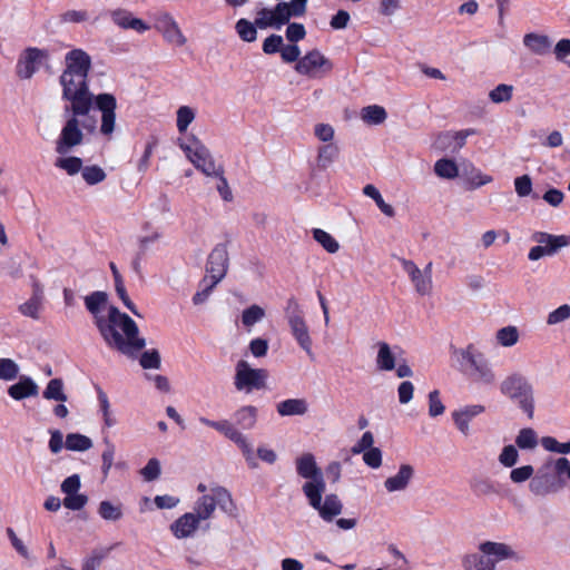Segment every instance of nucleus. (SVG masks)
I'll return each mask as SVG.
<instances>
[{
	"label": "nucleus",
	"mask_w": 570,
	"mask_h": 570,
	"mask_svg": "<svg viewBox=\"0 0 570 570\" xmlns=\"http://www.w3.org/2000/svg\"><path fill=\"white\" fill-rule=\"evenodd\" d=\"M453 356L462 370L468 372L475 382L492 385L497 381L492 365L474 344L471 343L463 348L455 350Z\"/></svg>",
	"instance_id": "6"
},
{
	"label": "nucleus",
	"mask_w": 570,
	"mask_h": 570,
	"mask_svg": "<svg viewBox=\"0 0 570 570\" xmlns=\"http://www.w3.org/2000/svg\"><path fill=\"white\" fill-rule=\"evenodd\" d=\"M256 21L252 22L245 18L239 19L235 24L238 37L245 42H254L257 39Z\"/></svg>",
	"instance_id": "43"
},
{
	"label": "nucleus",
	"mask_w": 570,
	"mask_h": 570,
	"mask_svg": "<svg viewBox=\"0 0 570 570\" xmlns=\"http://www.w3.org/2000/svg\"><path fill=\"white\" fill-rule=\"evenodd\" d=\"M340 156V148L336 144H324L317 149L316 163L318 168L327 169Z\"/></svg>",
	"instance_id": "33"
},
{
	"label": "nucleus",
	"mask_w": 570,
	"mask_h": 570,
	"mask_svg": "<svg viewBox=\"0 0 570 570\" xmlns=\"http://www.w3.org/2000/svg\"><path fill=\"white\" fill-rule=\"evenodd\" d=\"M266 316L265 309L256 304L250 305L242 312L240 321L242 324L250 330L255 324L259 323Z\"/></svg>",
	"instance_id": "41"
},
{
	"label": "nucleus",
	"mask_w": 570,
	"mask_h": 570,
	"mask_svg": "<svg viewBox=\"0 0 570 570\" xmlns=\"http://www.w3.org/2000/svg\"><path fill=\"white\" fill-rule=\"evenodd\" d=\"M80 173H81L83 180L88 185H96L106 179L105 170L97 165L86 166V167L82 166V169Z\"/></svg>",
	"instance_id": "53"
},
{
	"label": "nucleus",
	"mask_w": 570,
	"mask_h": 570,
	"mask_svg": "<svg viewBox=\"0 0 570 570\" xmlns=\"http://www.w3.org/2000/svg\"><path fill=\"white\" fill-rule=\"evenodd\" d=\"M484 411L485 407L481 404L465 405L452 412V420L459 432L468 436L471 433L470 422Z\"/></svg>",
	"instance_id": "20"
},
{
	"label": "nucleus",
	"mask_w": 570,
	"mask_h": 570,
	"mask_svg": "<svg viewBox=\"0 0 570 570\" xmlns=\"http://www.w3.org/2000/svg\"><path fill=\"white\" fill-rule=\"evenodd\" d=\"M198 421L200 424L216 430L225 438L234 442L242 451V454L250 469L258 468V461L254 454V450L248 438L239 430H237L232 422L226 419L214 421L205 416H200Z\"/></svg>",
	"instance_id": "9"
},
{
	"label": "nucleus",
	"mask_w": 570,
	"mask_h": 570,
	"mask_svg": "<svg viewBox=\"0 0 570 570\" xmlns=\"http://www.w3.org/2000/svg\"><path fill=\"white\" fill-rule=\"evenodd\" d=\"M500 392L510 400L515 401L529 419L533 417V389L525 376L520 373L507 375L500 384Z\"/></svg>",
	"instance_id": "7"
},
{
	"label": "nucleus",
	"mask_w": 570,
	"mask_h": 570,
	"mask_svg": "<svg viewBox=\"0 0 570 570\" xmlns=\"http://www.w3.org/2000/svg\"><path fill=\"white\" fill-rule=\"evenodd\" d=\"M115 289L124 305L136 316L141 317L132 301L129 298L122 279L115 282Z\"/></svg>",
	"instance_id": "61"
},
{
	"label": "nucleus",
	"mask_w": 570,
	"mask_h": 570,
	"mask_svg": "<svg viewBox=\"0 0 570 570\" xmlns=\"http://www.w3.org/2000/svg\"><path fill=\"white\" fill-rule=\"evenodd\" d=\"M461 566L464 570H494L492 562L479 550L462 556Z\"/></svg>",
	"instance_id": "31"
},
{
	"label": "nucleus",
	"mask_w": 570,
	"mask_h": 570,
	"mask_svg": "<svg viewBox=\"0 0 570 570\" xmlns=\"http://www.w3.org/2000/svg\"><path fill=\"white\" fill-rule=\"evenodd\" d=\"M217 284H212V281L204 277V279L200 283V288L195 293L193 296V303L194 305H202L204 304L208 297L212 294V291Z\"/></svg>",
	"instance_id": "59"
},
{
	"label": "nucleus",
	"mask_w": 570,
	"mask_h": 570,
	"mask_svg": "<svg viewBox=\"0 0 570 570\" xmlns=\"http://www.w3.org/2000/svg\"><path fill=\"white\" fill-rule=\"evenodd\" d=\"M46 400H55L60 402L67 401V395L63 392V383L59 379L50 380L43 391Z\"/></svg>",
	"instance_id": "49"
},
{
	"label": "nucleus",
	"mask_w": 570,
	"mask_h": 570,
	"mask_svg": "<svg viewBox=\"0 0 570 570\" xmlns=\"http://www.w3.org/2000/svg\"><path fill=\"white\" fill-rule=\"evenodd\" d=\"M519 460V452L515 445L509 444L502 448L498 461L504 468H513Z\"/></svg>",
	"instance_id": "54"
},
{
	"label": "nucleus",
	"mask_w": 570,
	"mask_h": 570,
	"mask_svg": "<svg viewBox=\"0 0 570 570\" xmlns=\"http://www.w3.org/2000/svg\"><path fill=\"white\" fill-rule=\"evenodd\" d=\"M434 174L442 179H455L459 176V167L454 159L441 158L435 161Z\"/></svg>",
	"instance_id": "37"
},
{
	"label": "nucleus",
	"mask_w": 570,
	"mask_h": 570,
	"mask_svg": "<svg viewBox=\"0 0 570 570\" xmlns=\"http://www.w3.org/2000/svg\"><path fill=\"white\" fill-rule=\"evenodd\" d=\"M66 448L70 451L83 452L92 448V441L83 434L69 433L66 436Z\"/></svg>",
	"instance_id": "45"
},
{
	"label": "nucleus",
	"mask_w": 570,
	"mask_h": 570,
	"mask_svg": "<svg viewBox=\"0 0 570 570\" xmlns=\"http://www.w3.org/2000/svg\"><path fill=\"white\" fill-rule=\"evenodd\" d=\"M309 404L306 399H286L276 404V412L279 416H303L307 414Z\"/></svg>",
	"instance_id": "29"
},
{
	"label": "nucleus",
	"mask_w": 570,
	"mask_h": 570,
	"mask_svg": "<svg viewBox=\"0 0 570 570\" xmlns=\"http://www.w3.org/2000/svg\"><path fill=\"white\" fill-rule=\"evenodd\" d=\"M375 347L377 351L375 358L377 370L384 372L393 371L396 367V357L390 344L384 341H379Z\"/></svg>",
	"instance_id": "30"
},
{
	"label": "nucleus",
	"mask_w": 570,
	"mask_h": 570,
	"mask_svg": "<svg viewBox=\"0 0 570 570\" xmlns=\"http://www.w3.org/2000/svg\"><path fill=\"white\" fill-rule=\"evenodd\" d=\"M478 549L492 562L494 569L499 562L520 559L519 553L511 544L501 541L484 540L478 544Z\"/></svg>",
	"instance_id": "18"
},
{
	"label": "nucleus",
	"mask_w": 570,
	"mask_h": 570,
	"mask_svg": "<svg viewBox=\"0 0 570 570\" xmlns=\"http://www.w3.org/2000/svg\"><path fill=\"white\" fill-rule=\"evenodd\" d=\"M104 444H105V450L101 453V461H102L101 470H102L104 475L106 476V475H108L110 469L112 468L114 459H115V454H116V446L108 439L104 440Z\"/></svg>",
	"instance_id": "57"
},
{
	"label": "nucleus",
	"mask_w": 570,
	"mask_h": 570,
	"mask_svg": "<svg viewBox=\"0 0 570 570\" xmlns=\"http://www.w3.org/2000/svg\"><path fill=\"white\" fill-rule=\"evenodd\" d=\"M19 365L11 358H0V380L13 381L19 374Z\"/></svg>",
	"instance_id": "56"
},
{
	"label": "nucleus",
	"mask_w": 570,
	"mask_h": 570,
	"mask_svg": "<svg viewBox=\"0 0 570 570\" xmlns=\"http://www.w3.org/2000/svg\"><path fill=\"white\" fill-rule=\"evenodd\" d=\"M514 87L512 85L500 83L489 92V99L493 104L509 102L512 99Z\"/></svg>",
	"instance_id": "48"
},
{
	"label": "nucleus",
	"mask_w": 570,
	"mask_h": 570,
	"mask_svg": "<svg viewBox=\"0 0 570 570\" xmlns=\"http://www.w3.org/2000/svg\"><path fill=\"white\" fill-rule=\"evenodd\" d=\"M414 474L415 470L411 464H401L397 472L384 481L386 492L394 493L405 491L411 484Z\"/></svg>",
	"instance_id": "21"
},
{
	"label": "nucleus",
	"mask_w": 570,
	"mask_h": 570,
	"mask_svg": "<svg viewBox=\"0 0 570 570\" xmlns=\"http://www.w3.org/2000/svg\"><path fill=\"white\" fill-rule=\"evenodd\" d=\"M98 402H99V409L102 415L104 423L107 428H112L117 421L115 416L112 415L111 406L108 400L107 394L101 390L98 389L97 391Z\"/></svg>",
	"instance_id": "47"
},
{
	"label": "nucleus",
	"mask_w": 570,
	"mask_h": 570,
	"mask_svg": "<svg viewBox=\"0 0 570 570\" xmlns=\"http://www.w3.org/2000/svg\"><path fill=\"white\" fill-rule=\"evenodd\" d=\"M49 59L46 49L30 47L24 49L17 62V73L21 79H30Z\"/></svg>",
	"instance_id": "16"
},
{
	"label": "nucleus",
	"mask_w": 570,
	"mask_h": 570,
	"mask_svg": "<svg viewBox=\"0 0 570 570\" xmlns=\"http://www.w3.org/2000/svg\"><path fill=\"white\" fill-rule=\"evenodd\" d=\"M197 110L194 107L184 105L176 110V127L179 134H185L188 127L196 119Z\"/></svg>",
	"instance_id": "38"
},
{
	"label": "nucleus",
	"mask_w": 570,
	"mask_h": 570,
	"mask_svg": "<svg viewBox=\"0 0 570 570\" xmlns=\"http://www.w3.org/2000/svg\"><path fill=\"white\" fill-rule=\"evenodd\" d=\"M363 194L370 198H372L380 210L386 215L387 217H393L395 215V210L392 205L385 203L380 190L374 185H366L363 188Z\"/></svg>",
	"instance_id": "42"
},
{
	"label": "nucleus",
	"mask_w": 570,
	"mask_h": 570,
	"mask_svg": "<svg viewBox=\"0 0 570 570\" xmlns=\"http://www.w3.org/2000/svg\"><path fill=\"white\" fill-rule=\"evenodd\" d=\"M99 515L107 521H117L122 517L120 504H114L110 501H101L98 507Z\"/></svg>",
	"instance_id": "50"
},
{
	"label": "nucleus",
	"mask_w": 570,
	"mask_h": 570,
	"mask_svg": "<svg viewBox=\"0 0 570 570\" xmlns=\"http://www.w3.org/2000/svg\"><path fill=\"white\" fill-rule=\"evenodd\" d=\"M445 406L443 405L440 392L434 390L429 393V415L431 417L440 416L444 413Z\"/></svg>",
	"instance_id": "60"
},
{
	"label": "nucleus",
	"mask_w": 570,
	"mask_h": 570,
	"mask_svg": "<svg viewBox=\"0 0 570 570\" xmlns=\"http://www.w3.org/2000/svg\"><path fill=\"white\" fill-rule=\"evenodd\" d=\"M510 481L514 484L529 482V490L537 497H544L549 493L557 491L556 484L551 475L547 472L539 470L534 475V468L530 464L513 468L510 472Z\"/></svg>",
	"instance_id": "10"
},
{
	"label": "nucleus",
	"mask_w": 570,
	"mask_h": 570,
	"mask_svg": "<svg viewBox=\"0 0 570 570\" xmlns=\"http://www.w3.org/2000/svg\"><path fill=\"white\" fill-rule=\"evenodd\" d=\"M492 181L493 177L491 175L484 174L472 165L470 166V171L468 173V183L471 189L480 188Z\"/></svg>",
	"instance_id": "51"
},
{
	"label": "nucleus",
	"mask_w": 570,
	"mask_h": 570,
	"mask_svg": "<svg viewBox=\"0 0 570 570\" xmlns=\"http://www.w3.org/2000/svg\"><path fill=\"white\" fill-rule=\"evenodd\" d=\"M140 365L144 368H159L160 367V354L156 350H149L141 354Z\"/></svg>",
	"instance_id": "64"
},
{
	"label": "nucleus",
	"mask_w": 570,
	"mask_h": 570,
	"mask_svg": "<svg viewBox=\"0 0 570 570\" xmlns=\"http://www.w3.org/2000/svg\"><path fill=\"white\" fill-rule=\"evenodd\" d=\"M541 445L548 452H553V453L563 454V455L570 453V441L559 442L553 436H543L541 439Z\"/></svg>",
	"instance_id": "52"
},
{
	"label": "nucleus",
	"mask_w": 570,
	"mask_h": 570,
	"mask_svg": "<svg viewBox=\"0 0 570 570\" xmlns=\"http://www.w3.org/2000/svg\"><path fill=\"white\" fill-rule=\"evenodd\" d=\"M66 69L63 72L88 77L91 60L87 52L81 49H73L66 55Z\"/></svg>",
	"instance_id": "22"
},
{
	"label": "nucleus",
	"mask_w": 570,
	"mask_h": 570,
	"mask_svg": "<svg viewBox=\"0 0 570 570\" xmlns=\"http://www.w3.org/2000/svg\"><path fill=\"white\" fill-rule=\"evenodd\" d=\"M522 43L529 52L535 56L548 55L552 47V41L549 36L539 32L525 33Z\"/></svg>",
	"instance_id": "25"
},
{
	"label": "nucleus",
	"mask_w": 570,
	"mask_h": 570,
	"mask_svg": "<svg viewBox=\"0 0 570 570\" xmlns=\"http://www.w3.org/2000/svg\"><path fill=\"white\" fill-rule=\"evenodd\" d=\"M234 417L239 426L250 430L257 422V409L254 405H243L236 410Z\"/></svg>",
	"instance_id": "36"
},
{
	"label": "nucleus",
	"mask_w": 570,
	"mask_h": 570,
	"mask_svg": "<svg viewBox=\"0 0 570 570\" xmlns=\"http://www.w3.org/2000/svg\"><path fill=\"white\" fill-rule=\"evenodd\" d=\"M515 445L521 450H533L538 445V434L531 428L521 429L515 438Z\"/></svg>",
	"instance_id": "46"
},
{
	"label": "nucleus",
	"mask_w": 570,
	"mask_h": 570,
	"mask_svg": "<svg viewBox=\"0 0 570 570\" xmlns=\"http://www.w3.org/2000/svg\"><path fill=\"white\" fill-rule=\"evenodd\" d=\"M333 62L318 49L306 52L295 65V70L308 78H321L333 70Z\"/></svg>",
	"instance_id": "14"
},
{
	"label": "nucleus",
	"mask_w": 570,
	"mask_h": 570,
	"mask_svg": "<svg viewBox=\"0 0 570 570\" xmlns=\"http://www.w3.org/2000/svg\"><path fill=\"white\" fill-rule=\"evenodd\" d=\"M540 470L548 474L550 471L553 472L556 478L551 476V479L553 480L557 490L563 485L564 478L570 481V461L566 456L547 459Z\"/></svg>",
	"instance_id": "23"
},
{
	"label": "nucleus",
	"mask_w": 570,
	"mask_h": 570,
	"mask_svg": "<svg viewBox=\"0 0 570 570\" xmlns=\"http://www.w3.org/2000/svg\"><path fill=\"white\" fill-rule=\"evenodd\" d=\"M361 119L367 125H381L387 118V112L384 107L379 105H371L361 110Z\"/></svg>",
	"instance_id": "39"
},
{
	"label": "nucleus",
	"mask_w": 570,
	"mask_h": 570,
	"mask_svg": "<svg viewBox=\"0 0 570 570\" xmlns=\"http://www.w3.org/2000/svg\"><path fill=\"white\" fill-rule=\"evenodd\" d=\"M227 269V257L223 249H215L212 252L207 264L206 278L212 281V284H218L225 276Z\"/></svg>",
	"instance_id": "24"
},
{
	"label": "nucleus",
	"mask_w": 570,
	"mask_h": 570,
	"mask_svg": "<svg viewBox=\"0 0 570 570\" xmlns=\"http://www.w3.org/2000/svg\"><path fill=\"white\" fill-rule=\"evenodd\" d=\"M171 215L170 200L167 196H159L156 200L150 203L147 208V216L156 218L158 216L165 217Z\"/></svg>",
	"instance_id": "44"
},
{
	"label": "nucleus",
	"mask_w": 570,
	"mask_h": 570,
	"mask_svg": "<svg viewBox=\"0 0 570 570\" xmlns=\"http://www.w3.org/2000/svg\"><path fill=\"white\" fill-rule=\"evenodd\" d=\"M315 138L324 144L333 142L335 138V129L332 125L325 122H317L313 127Z\"/></svg>",
	"instance_id": "55"
},
{
	"label": "nucleus",
	"mask_w": 570,
	"mask_h": 570,
	"mask_svg": "<svg viewBox=\"0 0 570 570\" xmlns=\"http://www.w3.org/2000/svg\"><path fill=\"white\" fill-rule=\"evenodd\" d=\"M145 481H154L160 475V462L157 459H150L140 471Z\"/></svg>",
	"instance_id": "62"
},
{
	"label": "nucleus",
	"mask_w": 570,
	"mask_h": 570,
	"mask_svg": "<svg viewBox=\"0 0 570 570\" xmlns=\"http://www.w3.org/2000/svg\"><path fill=\"white\" fill-rule=\"evenodd\" d=\"M80 487L81 481L78 474H72L62 481L60 489L65 494L62 501L65 508L77 511L87 504L88 498L79 492Z\"/></svg>",
	"instance_id": "19"
},
{
	"label": "nucleus",
	"mask_w": 570,
	"mask_h": 570,
	"mask_svg": "<svg viewBox=\"0 0 570 570\" xmlns=\"http://www.w3.org/2000/svg\"><path fill=\"white\" fill-rule=\"evenodd\" d=\"M570 318V305L563 304L558 308L551 311L547 316V324L550 326L560 324Z\"/></svg>",
	"instance_id": "58"
},
{
	"label": "nucleus",
	"mask_w": 570,
	"mask_h": 570,
	"mask_svg": "<svg viewBox=\"0 0 570 570\" xmlns=\"http://www.w3.org/2000/svg\"><path fill=\"white\" fill-rule=\"evenodd\" d=\"M8 394L14 401L33 397L39 394L38 384L30 376H21L19 381L8 387Z\"/></svg>",
	"instance_id": "27"
},
{
	"label": "nucleus",
	"mask_w": 570,
	"mask_h": 570,
	"mask_svg": "<svg viewBox=\"0 0 570 570\" xmlns=\"http://www.w3.org/2000/svg\"><path fill=\"white\" fill-rule=\"evenodd\" d=\"M268 372L265 368L252 367L247 361L240 360L235 365L234 386L246 394L266 389Z\"/></svg>",
	"instance_id": "11"
},
{
	"label": "nucleus",
	"mask_w": 570,
	"mask_h": 570,
	"mask_svg": "<svg viewBox=\"0 0 570 570\" xmlns=\"http://www.w3.org/2000/svg\"><path fill=\"white\" fill-rule=\"evenodd\" d=\"M286 312L293 337L303 351L307 354H312L313 342L299 304L295 299H289Z\"/></svg>",
	"instance_id": "12"
},
{
	"label": "nucleus",
	"mask_w": 570,
	"mask_h": 570,
	"mask_svg": "<svg viewBox=\"0 0 570 570\" xmlns=\"http://www.w3.org/2000/svg\"><path fill=\"white\" fill-rule=\"evenodd\" d=\"M297 474L305 479L302 491L312 507L325 522H332L343 511V503L336 494H327L323 500L326 483L321 468L312 453H304L295 460Z\"/></svg>",
	"instance_id": "3"
},
{
	"label": "nucleus",
	"mask_w": 570,
	"mask_h": 570,
	"mask_svg": "<svg viewBox=\"0 0 570 570\" xmlns=\"http://www.w3.org/2000/svg\"><path fill=\"white\" fill-rule=\"evenodd\" d=\"M178 146L184 151L186 158L204 175L207 177L219 175L220 170L209 149L198 137L190 135L186 139H179Z\"/></svg>",
	"instance_id": "8"
},
{
	"label": "nucleus",
	"mask_w": 570,
	"mask_h": 570,
	"mask_svg": "<svg viewBox=\"0 0 570 570\" xmlns=\"http://www.w3.org/2000/svg\"><path fill=\"white\" fill-rule=\"evenodd\" d=\"M110 17L114 23L122 29H132L140 33L149 30V26L147 23L139 18H135L128 10H112L110 12Z\"/></svg>",
	"instance_id": "28"
},
{
	"label": "nucleus",
	"mask_w": 570,
	"mask_h": 570,
	"mask_svg": "<svg viewBox=\"0 0 570 570\" xmlns=\"http://www.w3.org/2000/svg\"><path fill=\"white\" fill-rule=\"evenodd\" d=\"M62 99L67 101L65 108L81 114L91 110L92 106L100 114L99 132L102 137L111 139L117 129V99L112 94L102 92L94 95L89 90L88 77L62 72L60 76Z\"/></svg>",
	"instance_id": "2"
},
{
	"label": "nucleus",
	"mask_w": 570,
	"mask_h": 570,
	"mask_svg": "<svg viewBox=\"0 0 570 570\" xmlns=\"http://www.w3.org/2000/svg\"><path fill=\"white\" fill-rule=\"evenodd\" d=\"M514 189L519 197H527L532 193V179L529 175H522L514 179Z\"/></svg>",
	"instance_id": "63"
},
{
	"label": "nucleus",
	"mask_w": 570,
	"mask_h": 570,
	"mask_svg": "<svg viewBox=\"0 0 570 570\" xmlns=\"http://www.w3.org/2000/svg\"><path fill=\"white\" fill-rule=\"evenodd\" d=\"M294 11L291 2H279L274 8H263L257 12L256 24L261 29L274 28L279 30L294 17H301Z\"/></svg>",
	"instance_id": "13"
},
{
	"label": "nucleus",
	"mask_w": 570,
	"mask_h": 570,
	"mask_svg": "<svg viewBox=\"0 0 570 570\" xmlns=\"http://www.w3.org/2000/svg\"><path fill=\"white\" fill-rule=\"evenodd\" d=\"M85 305L106 344L122 354L134 355L145 347L137 324L117 307L108 305L105 292H94L85 297Z\"/></svg>",
	"instance_id": "1"
},
{
	"label": "nucleus",
	"mask_w": 570,
	"mask_h": 570,
	"mask_svg": "<svg viewBox=\"0 0 570 570\" xmlns=\"http://www.w3.org/2000/svg\"><path fill=\"white\" fill-rule=\"evenodd\" d=\"M216 508L228 517H236L238 513L232 493L224 487H214L209 494L196 500L193 512L184 513L170 524L173 535L177 539L193 537L202 521L213 518Z\"/></svg>",
	"instance_id": "4"
},
{
	"label": "nucleus",
	"mask_w": 570,
	"mask_h": 570,
	"mask_svg": "<svg viewBox=\"0 0 570 570\" xmlns=\"http://www.w3.org/2000/svg\"><path fill=\"white\" fill-rule=\"evenodd\" d=\"M533 239L538 244H542L548 256L554 255L559 249L570 246L569 235H552L539 232L533 235Z\"/></svg>",
	"instance_id": "26"
},
{
	"label": "nucleus",
	"mask_w": 570,
	"mask_h": 570,
	"mask_svg": "<svg viewBox=\"0 0 570 570\" xmlns=\"http://www.w3.org/2000/svg\"><path fill=\"white\" fill-rule=\"evenodd\" d=\"M43 307V295L40 289H36L32 296L19 305V312L27 317L38 320Z\"/></svg>",
	"instance_id": "32"
},
{
	"label": "nucleus",
	"mask_w": 570,
	"mask_h": 570,
	"mask_svg": "<svg viewBox=\"0 0 570 570\" xmlns=\"http://www.w3.org/2000/svg\"><path fill=\"white\" fill-rule=\"evenodd\" d=\"M313 238L318 243L327 253L335 254L340 250V243L334 236L322 228H314L312 230Z\"/></svg>",
	"instance_id": "40"
},
{
	"label": "nucleus",
	"mask_w": 570,
	"mask_h": 570,
	"mask_svg": "<svg viewBox=\"0 0 570 570\" xmlns=\"http://www.w3.org/2000/svg\"><path fill=\"white\" fill-rule=\"evenodd\" d=\"M55 167L69 176L79 174L82 169V159L69 154H58L53 163Z\"/></svg>",
	"instance_id": "34"
},
{
	"label": "nucleus",
	"mask_w": 570,
	"mask_h": 570,
	"mask_svg": "<svg viewBox=\"0 0 570 570\" xmlns=\"http://www.w3.org/2000/svg\"><path fill=\"white\" fill-rule=\"evenodd\" d=\"M494 340L499 346L510 348L519 343L520 332L514 325L503 326L495 332Z\"/></svg>",
	"instance_id": "35"
},
{
	"label": "nucleus",
	"mask_w": 570,
	"mask_h": 570,
	"mask_svg": "<svg viewBox=\"0 0 570 570\" xmlns=\"http://www.w3.org/2000/svg\"><path fill=\"white\" fill-rule=\"evenodd\" d=\"M401 263L416 293L422 296L431 294L433 288L432 263L426 264L423 269H420L412 261L402 259Z\"/></svg>",
	"instance_id": "17"
},
{
	"label": "nucleus",
	"mask_w": 570,
	"mask_h": 570,
	"mask_svg": "<svg viewBox=\"0 0 570 570\" xmlns=\"http://www.w3.org/2000/svg\"><path fill=\"white\" fill-rule=\"evenodd\" d=\"M154 28L163 36L164 40L175 47H184L187 38L176 19L169 12H159L154 18Z\"/></svg>",
	"instance_id": "15"
},
{
	"label": "nucleus",
	"mask_w": 570,
	"mask_h": 570,
	"mask_svg": "<svg viewBox=\"0 0 570 570\" xmlns=\"http://www.w3.org/2000/svg\"><path fill=\"white\" fill-rule=\"evenodd\" d=\"M90 112L91 110H86L78 114L77 111L63 108L66 122L55 144V151L57 154H70L75 147L80 146L85 138L82 128L88 131L96 129V119Z\"/></svg>",
	"instance_id": "5"
}]
</instances>
